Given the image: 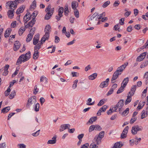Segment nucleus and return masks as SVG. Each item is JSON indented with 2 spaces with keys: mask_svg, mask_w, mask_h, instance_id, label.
I'll return each mask as SVG.
<instances>
[{
  "mask_svg": "<svg viewBox=\"0 0 148 148\" xmlns=\"http://www.w3.org/2000/svg\"><path fill=\"white\" fill-rule=\"evenodd\" d=\"M97 74L96 73H94L88 77L89 79L93 80L96 78L97 77Z\"/></svg>",
  "mask_w": 148,
  "mask_h": 148,
  "instance_id": "obj_27",
  "label": "nucleus"
},
{
  "mask_svg": "<svg viewBox=\"0 0 148 148\" xmlns=\"http://www.w3.org/2000/svg\"><path fill=\"white\" fill-rule=\"evenodd\" d=\"M64 11V8L62 7H60L58 10V14L60 15H62V13Z\"/></svg>",
  "mask_w": 148,
  "mask_h": 148,
  "instance_id": "obj_43",
  "label": "nucleus"
},
{
  "mask_svg": "<svg viewBox=\"0 0 148 148\" xmlns=\"http://www.w3.org/2000/svg\"><path fill=\"white\" fill-rule=\"evenodd\" d=\"M23 56H24L23 55H21L19 57L16 62V65H18L22 63L23 61Z\"/></svg>",
  "mask_w": 148,
  "mask_h": 148,
  "instance_id": "obj_22",
  "label": "nucleus"
},
{
  "mask_svg": "<svg viewBox=\"0 0 148 148\" xmlns=\"http://www.w3.org/2000/svg\"><path fill=\"white\" fill-rule=\"evenodd\" d=\"M73 11L74 15L77 18H79V15L78 10L77 9H74Z\"/></svg>",
  "mask_w": 148,
  "mask_h": 148,
  "instance_id": "obj_41",
  "label": "nucleus"
},
{
  "mask_svg": "<svg viewBox=\"0 0 148 148\" xmlns=\"http://www.w3.org/2000/svg\"><path fill=\"white\" fill-rule=\"evenodd\" d=\"M24 56L23 58V62H25L28 60L31 57V52L30 51H28L25 54H22Z\"/></svg>",
  "mask_w": 148,
  "mask_h": 148,
  "instance_id": "obj_8",
  "label": "nucleus"
},
{
  "mask_svg": "<svg viewBox=\"0 0 148 148\" xmlns=\"http://www.w3.org/2000/svg\"><path fill=\"white\" fill-rule=\"evenodd\" d=\"M105 99H103L101 100L97 104L98 106H101L103 105L104 103Z\"/></svg>",
  "mask_w": 148,
  "mask_h": 148,
  "instance_id": "obj_49",
  "label": "nucleus"
},
{
  "mask_svg": "<svg viewBox=\"0 0 148 148\" xmlns=\"http://www.w3.org/2000/svg\"><path fill=\"white\" fill-rule=\"evenodd\" d=\"M113 108H114L112 106V107H110L109 110L107 111V113L108 115L111 114H112L114 112H117L116 111V109H114V110Z\"/></svg>",
  "mask_w": 148,
  "mask_h": 148,
  "instance_id": "obj_24",
  "label": "nucleus"
},
{
  "mask_svg": "<svg viewBox=\"0 0 148 148\" xmlns=\"http://www.w3.org/2000/svg\"><path fill=\"white\" fill-rule=\"evenodd\" d=\"M36 7V0H34L32 2V5L31 6L30 9V10L34 9Z\"/></svg>",
  "mask_w": 148,
  "mask_h": 148,
  "instance_id": "obj_28",
  "label": "nucleus"
},
{
  "mask_svg": "<svg viewBox=\"0 0 148 148\" xmlns=\"http://www.w3.org/2000/svg\"><path fill=\"white\" fill-rule=\"evenodd\" d=\"M95 130L97 131H100L102 130V128L98 125H95Z\"/></svg>",
  "mask_w": 148,
  "mask_h": 148,
  "instance_id": "obj_47",
  "label": "nucleus"
},
{
  "mask_svg": "<svg viewBox=\"0 0 148 148\" xmlns=\"http://www.w3.org/2000/svg\"><path fill=\"white\" fill-rule=\"evenodd\" d=\"M6 145L5 143H3L0 144V148H5Z\"/></svg>",
  "mask_w": 148,
  "mask_h": 148,
  "instance_id": "obj_61",
  "label": "nucleus"
},
{
  "mask_svg": "<svg viewBox=\"0 0 148 148\" xmlns=\"http://www.w3.org/2000/svg\"><path fill=\"white\" fill-rule=\"evenodd\" d=\"M62 15H60L59 14H58V15L56 16V18L57 21H59L60 20L61 18L62 17Z\"/></svg>",
  "mask_w": 148,
  "mask_h": 148,
  "instance_id": "obj_64",
  "label": "nucleus"
},
{
  "mask_svg": "<svg viewBox=\"0 0 148 148\" xmlns=\"http://www.w3.org/2000/svg\"><path fill=\"white\" fill-rule=\"evenodd\" d=\"M69 12V10L68 8V5L66 4L64 7V13L66 16L67 15Z\"/></svg>",
  "mask_w": 148,
  "mask_h": 148,
  "instance_id": "obj_36",
  "label": "nucleus"
},
{
  "mask_svg": "<svg viewBox=\"0 0 148 148\" xmlns=\"http://www.w3.org/2000/svg\"><path fill=\"white\" fill-rule=\"evenodd\" d=\"M11 91L10 89L9 88H7V89L6 90L5 92V95L6 96H7L9 95V93Z\"/></svg>",
  "mask_w": 148,
  "mask_h": 148,
  "instance_id": "obj_54",
  "label": "nucleus"
},
{
  "mask_svg": "<svg viewBox=\"0 0 148 148\" xmlns=\"http://www.w3.org/2000/svg\"><path fill=\"white\" fill-rule=\"evenodd\" d=\"M109 81V79L107 78L105 81L101 82L100 85L99 87L102 88L107 87L108 85Z\"/></svg>",
  "mask_w": 148,
  "mask_h": 148,
  "instance_id": "obj_12",
  "label": "nucleus"
},
{
  "mask_svg": "<svg viewBox=\"0 0 148 148\" xmlns=\"http://www.w3.org/2000/svg\"><path fill=\"white\" fill-rule=\"evenodd\" d=\"M34 34L29 33L27 35L26 40L27 42H29L32 39Z\"/></svg>",
  "mask_w": 148,
  "mask_h": 148,
  "instance_id": "obj_26",
  "label": "nucleus"
},
{
  "mask_svg": "<svg viewBox=\"0 0 148 148\" xmlns=\"http://www.w3.org/2000/svg\"><path fill=\"white\" fill-rule=\"evenodd\" d=\"M48 40L46 39L44 37H42L40 40V42L39 43L37 44V45L39 46H40V47L41 45H42L46 40Z\"/></svg>",
  "mask_w": 148,
  "mask_h": 148,
  "instance_id": "obj_35",
  "label": "nucleus"
},
{
  "mask_svg": "<svg viewBox=\"0 0 148 148\" xmlns=\"http://www.w3.org/2000/svg\"><path fill=\"white\" fill-rule=\"evenodd\" d=\"M129 94H128V96H127V99L125 101V105H127V104L130 103L132 100V98L131 97V96L130 95V96H129Z\"/></svg>",
  "mask_w": 148,
  "mask_h": 148,
  "instance_id": "obj_31",
  "label": "nucleus"
},
{
  "mask_svg": "<svg viewBox=\"0 0 148 148\" xmlns=\"http://www.w3.org/2000/svg\"><path fill=\"white\" fill-rule=\"evenodd\" d=\"M55 42L56 43H58L60 41L59 38L57 36H55Z\"/></svg>",
  "mask_w": 148,
  "mask_h": 148,
  "instance_id": "obj_63",
  "label": "nucleus"
},
{
  "mask_svg": "<svg viewBox=\"0 0 148 148\" xmlns=\"http://www.w3.org/2000/svg\"><path fill=\"white\" fill-rule=\"evenodd\" d=\"M95 141L96 142L97 145H99L100 143L101 138H100L98 137H97L96 139V138H95Z\"/></svg>",
  "mask_w": 148,
  "mask_h": 148,
  "instance_id": "obj_52",
  "label": "nucleus"
},
{
  "mask_svg": "<svg viewBox=\"0 0 148 148\" xmlns=\"http://www.w3.org/2000/svg\"><path fill=\"white\" fill-rule=\"evenodd\" d=\"M78 3L76 1L72 2L71 3V7L73 10L77 9L76 8L78 7Z\"/></svg>",
  "mask_w": 148,
  "mask_h": 148,
  "instance_id": "obj_23",
  "label": "nucleus"
},
{
  "mask_svg": "<svg viewBox=\"0 0 148 148\" xmlns=\"http://www.w3.org/2000/svg\"><path fill=\"white\" fill-rule=\"evenodd\" d=\"M47 79L44 76H42L41 77L40 79V82H42L44 81V80H45V82H46V83H47Z\"/></svg>",
  "mask_w": 148,
  "mask_h": 148,
  "instance_id": "obj_51",
  "label": "nucleus"
},
{
  "mask_svg": "<svg viewBox=\"0 0 148 148\" xmlns=\"http://www.w3.org/2000/svg\"><path fill=\"white\" fill-rule=\"evenodd\" d=\"M148 115H147L146 114V113L145 112V110H143L141 113V119H143V118L146 117Z\"/></svg>",
  "mask_w": 148,
  "mask_h": 148,
  "instance_id": "obj_38",
  "label": "nucleus"
},
{
  "mask_svg": "<svg viewBox=\"0 0 148 148\" xmlns=\"http://www.w3.org/2000/svg\"><path fill=\"white\" fill-rule=\"evenodd\" d=\"M12 29L10 28L7 29L5 33L4 36L5 37L7 38L9 37L10 34Z\"/></svg>",
  "mask_w": 148,
  "mask_h": 148,
  "instance_id": "obj_25",
  "label": "nucleus"
},
{
  "mask_svg": "<svg viewBox=\"0 0 148 148\" xmlns=\"http://www.w3.org/2000/svg\"><path fill=\"white\" fill-rule=\"evenodd\" d=\"M124 100L123 99H121L119 101L118 103L116 106H113L114 109H116V111H117V109H118V110L119 111V112H121V111H122V107L123 106V102Z\"/></svg>",
  "mask_w": 148,
  "mask_h": 148,
  "instance_id": "obj_5",
  "label": "nucleus"
},
{
  "mask_svg": "<svg viewBox=\"0 0 148 148\" xmlns=\"http://www.w3.org/2000/svg\"><path fill=\"white\" fill-rule=\"evenodd\" d=\"M122 146V145L120 142H117L114 144L113 147L114 148H121Z\"/></svg>",
  "mask_w": 148,
  "mask_h": 148,
  "instance_id": "obj_30",
  "label": "nucleus"
},
{
  "mask_svg": "<svg viewBox=\"0 0 148 148\" xmlns=\"http://www.w3.org/2000/svg\"><path fill=\"white\" fill-rule=\"evenodd\" d=\"M129 129L128 126H126L123 130L122 133L121 134V138H123L126 137V134H127Z\"/></svg>",
  "mask_w": 148,
  "mask_h": 148,
  "instance_id": "obj_14",
  "label": "nucleus"
},
{
  "mask_svg": "<svg viewBox=\"0 0 148 148\" xmlns=\"http://www.w3.org/2000/svg\"><path fill=\"white\" fill-rule=\"evenodd\" d=\"M16 95V92L15 90L12 91L9 96V98L10 99H13Z\"/></svg>",
  "mask_w": 148,
  "mask_h": 148,
  "instance_id": "obj_37",
  "label": "nucleus"
},
{
  "mask_svg": "<svg viewBox=\"0 0 148 148\" xmlns=\"http://www.w3.org/2000/svg\"><path fill=\"white\" fill-rule=\"evenodd\" d=\"M105 16V12H103L101 14H100L98 16V19H101V18Z\"/></svg>",
  "mask_w": 148,
  "mask_h": 148,
  "instance_id": "obj_57",
  "label": "nucleus"
},
{
  "mask_svg": "<svg viewBox=\"0 0 148 148\" xmlns=\"http://www.w3.org/2000/svg\"><path fill=\"white\" fill-rule=\"evenodd\" d=\"M107 107V106L104 105L103 106L102 108H101L100 109L102 110V112H104L105 111Z\"/></svg>",
  "mask_w": 148,
  "mask_h": 148,
  "instance_id": "obj_60",
  "label": "nucleus"
},
{
  "mask_svg": "<svg viewBox=\"0 0 148 148\" xmlns=\"http://www.w3.org/2000/svg\"><path fill=\"white\" fill-rule=\"evenodd\" d=\"M35 22L36 20L33 18L28 24H26L24 23L25 26L27 28H29V27H32L35 24Z\"/></svg>",
  "mask_w": 148,
  "mask_h": 148,
  "instance_id": "obj_9",
  "label": "nucleus"
},
{
  "mask_svg": "<svg viewBox=\"0 0 148 148\" xmlns=\"http://www.w3.org/2000/svg\"><path fill=\"white\" fill-rule=\"evenodd\" d=\"M35 108H34V110L36 112H38L39 111V107H40V104L38 103H36L35 104Z\"/></svg>",
  "mask_w": 148,
  "mask_h": 148,
  "instance_id": "obj_40",
  "label": "nucleus"
},
{
  "mask_svg": "<svg viewBox=\"0 0 148 148\" xmlns=\"http://www.w3.org/2000/svg\"><path fill=\"white\" fill-rule=\"evenodd\" d=\"M128 64L127 62H125L120 67H118L117 70L114 73L112 77V79H116L119 77V75H120L125 69L126 67Z\"/></svg>",
  "mask_w": 148,
  "mask_h": 148,
  "instance_id": "obj_1",
  "label": "nucleus"
},
{
  "mask_svg": "<svg viewBox=\"0 0 148 148\" xmlns=\"http://www.w3.org/2000/svg\"><path fill=\"white\" fill-rule=\"evenodd\" d=\"M97 119V117L96 116H93L91 117L88 120L87 123L88 124L89 123L92 124Z\"/></svg>",
  "mask_w": 148,
  "mask_h": 148,
  "instance_id": "obj_19",
  "label": "nucleus"
},
{
  "mask_svg": "<svg viewBox=\"0 0 148 148\" xmlns=\"http://www.w3.org/2000/svg\"><path fill=\"white\" fill-rule=\"evenodd\" d=\"M136 117H133L132 116V118L131 119L130 123V124L133 123L135 121H136Z\"/></svg>",
  "mask_w": 148,
  "mask_h": 148,
  "instance_id": "obj_58",
  "label": "nucleus"
},
{
  "mask_svg": "<svg viewBox=\"0 0 148 148\" xmlns=\"http://www.w3.org/2000/svg\"><path fill=\"white\" fill-rule=\"evenodd\" d=\"M70 126V125L69 124H62L61 125L59 130L61 132H62L66 129H69Z\"/></svg>",
  "mask_w": 148,
  "mask_h": 148,
  "instance_id": "obj_11",
  "label": "nucleus"
},
{
  "mask_svg": "<svg viewBox=\"0 0 148 148\" xmlns=\"http://www.w3.org/2000/svg\"><path fill=\"white\" fill-rule=\"evenodd\" d=\"M120 3V2L118 0L115 1L113 4V5L115 7H117L119 5Z\"/></svg>",
  "mask_w": 148,
  "mask_h": 148,
  "instance_id": "obj_53",
  "label": "nucleus"
},
{
  "mask_svg": "<svg viewBox=\"0 0 148 148\" xmlns=\"http://www.w3.org/2000/svg\"><path fill=\"white\" fill-rule=\"evenodd\" d=\"M124 88V87L123 86H122V85H121V87L119 88L117 92V94H119L122 92L123 91Z\"/></svg>",
  "mask_w": 148,
  "mask_h": 148,
  "instance_id": "obj_42",
  "label": "nucleus"
},
{
  "mask_svg": "<svg viewBox=\"0 0 148 148\" xmlns=\"http://www.w3.org/2000/svg\"><path fill=\"white\" fill-rule=\"evenodd\" d=\"M25 27H22L20 28L18 31L19 34L20 35H22L24 31H25Z\"/></svg>",
  "mask_w": 148,
  "mask_h": 148,
  "instance_id": "obj_34",
  "label": "nucleus"
},
{
  "mask_svg": "<svg viewBox=\"0 0 148 148\" xmlns=\"http://www.w3.org/2000/svg\"><path fill=\"white\" fill-rule=\"evenodd\" d=\"M110 1H108L104 3L103 4L102 7L104 8H106L110 4Z\"/></svg>",
  "mask_w": 148,
  "mask_h": 148,
  "instance_id": "obj_39",
  "label": "nucleus"
},
{
  "mask_svg": "<svg viewBox=\"0 0 148 148\" xmlns=\"http://www.w3.org/2000/svg\"><path fill=\"white\" fill-rule=\"evenodd\" d=\"M17 1L15 0L14 1H10L7 2L6 5H9L10 9H15L17 7Z\"/></svg>",
  "mask_w": 148,
  "mask_h": 148,
  "instance_id": "obj_6",
  "label": "nucleus"
},
{
  "mask_svg": "<svg viewBox=\"0 0 148 148\" xmlns=\"http://www.w3.org/2000/svg\"><path fill=\"white\" fill-rule=\"evenodd\" d=\"M104 132L103 131H102L99 134L98 136V137L102 139L104 137Z\"/></svg>",
  "mask_w": 148,
  "mask_h": 148,
  "instance_id": "obj_48",
  "label": "nucleus"
},
{
  "mask_svg": "<svg viewBox=\"0 0 148 148\" xmlns=\"http://www.w3.org/2000/svg\"><path fill=\"white\" fill-rule=\"evenodd\" d=\"M38 14V12L37 11H34L31 15V16L32 17V19L34 18V19H35V18L36 16H37Z\"/></svg>",
  "mask_w": 148,
  "mask_h": 148,
  "instance_id": "obj_45",
  "label": "nucleus"
},
{
  "mask_svg": "<svg viewBox=\"0 0 148 148\" xmlns=\"http://www.w3.org/2000/svg\"><path fill=\"white\" fill-rule=\"evenodd\" d=\"M147 55V52H144L136 58V61L137 62H140L143 60L145 58Z\"/></svg>",
  "mask_w": 148,
  "mask_h": 148,
  "instance_id": "obj_13",
  "label": "nucleus"
},
{
  "mask_svg": "<svg viewBox=\"0 0 148 148\" xmlns=\"http://www.w3.org/2000/svg\"><path fill=\"white\" fill-rule=\"evenodd\" d=\"M34 93L35 95H36L38 91V89L37 88V86L36 85L34 87Z\"/></svg>",
  "mask_w": 148,
  "mask_h": 148,
  "instance_id": "obj_56",
  "label": "nucleus"
},
{
  "mask_svg": "<svg viewBox=\"0 0 148 148\" xmlns=\"http://www.w3.org/2000/svg\"><path fill=\"white\" fill-rule=\"evenodd\" d=\"M31 18L32 17L31 16L30 13L29 12L27 13L23 17V21L25 22V23L26 24Z\"/></svg>",
  "mask_w": 148,
  "mask_h": 148,
  "instance_id": "obj_10",
  "label": "nucleus"
},
{
  "mask_svg": "<svg viewBox=\"0 0 148 148\" xmlns=\"http://www.w3.org/2000/svg\"><path fill=\"white\" fill-rule=\"evenodd\" d=\"M78 80L77 79H76L73 82V84L72 86V88L73 89H75L77 86V84L78 82Z\"/></svg>",
  "mask_w": 148,
  "mask_h": 148,
  "instance_id": "obj_46",
  "label": "nucleus"
},
{
  "mask_svg": "<svg viewBox=\"0 0 148 148\" xmlns=\"http://www.w3.org/2000/svg\"><path fill=\"white\" fill-rule=\"evenodd\" d=\"M140 104H141V102H140V103H139L138 105V106L137 108V109H138V110H140L141 109L143 108V106H144V104H143V105L142 106Z\"/></svg>",
  "mask_w": 148,
  "mask_h": 148,
  "instance_id": "obj_62",
  "label": "nucleus"
},
{
  "mask_svg": "<svg viewBox=\"0 0 148 148\" xmlns=\"http://www.w3.org/2000/svg\"><path fill=\"white\" fill-rule=\"evenodd\" d=\"M40 130H39L38 131L32 134V135L34 136H38L39 134V132L40 131Z\"/></svg>",
  "mask_w": 148,
  "mask_h": 148,
  "instance_id": "obj_59",
  "label": "nucleus"
},
{
  "mask_svg": "<svg viewBox=\"0 0 148 148\" xmlns=\"http://www.w3.org/2000/svg\"><path fill=\"white\" fill-rule=\"evenodd\" d=\"M39 38V34H37L35 36L33 39V44L34 45H36L38 43Z\"/></svg>",
  "mask_w": 148,
  "mask_h": 148,
  "instance_id": "obj_17",
  "label": "nucleus"
},
{
  "mask_svg": "<svg viewBox=\"0 0 148 148\" xmlns=\"http://www.w3.org/2000/svg\"><path fill=\"white\" fill-rule=\"evenodd\" d=\"M89 148H98V147L96 144L92 143L90 145Z\"/></svg>",
  "mask_w": 148,
  "mask_h": 148,
  "instance_id": "obj_55",
  "label": "nucleus"
},
{
  "mask_svg": "<svg viewBox=\"0 0 148 148\" xmlns=\"http://www.w3.org/2000/svg\"><path fill=\"white\" fill-rule=\"evenodd\" d=\"M94 130H95V125H92L89 127L88 131L89 132H91Z\"/></svg>",
  "mask_w": 148,
  "mask_h": 148,
  "instance_id": "obj_50",
  "label": "nucleus"
},
{
  "mask_svg": "<svg viewBox=\"0 0 148 148\" xmlns=\"http://www.w3.org/2000/svg\"><path fill=\"white\" fill-rule=\"evenodd\" d=\"M129 112V108H127L122 113V115L123 116L126 115Z\"/></svg>",
  "mask_w": 148,
  "mask_h": 148,
  "instance_id": "obj_44",
  "label": "nucleus"
},
{
  "mask_svg": "<svg viewBox=\"0 0 148 148\" xmlns=\"http://www.w3.org/2000/svg\"><path fill=\"white\" fill-rule=\"evenodd\" d=\"M54 11V8H51V5H48L45 10V11L47 13L45 16V19L48 20L50 18L53 14Z\"/></svg>",
  "mask_w": 148,
  "mask_h": 148,
  "instance_id": "obj_2",
  "label": "nucleus"
},
{
  "mask_svg": "<svg viewBox=\"0 0 148 148\" xmlns=\"http://www.w3.org/2000/svg\"><path fill=\"white\" fill-rule=\"evenodd\" d=\"M13 49L14 51H17L21 46V44L18 41H16L14 43Z\"/></svg>",
  "mask_w": 148,
  "mask_h": 148,
  "instance_id": "obj_15",
  "label": "nucleus"
},
{
  "mask_svg": "<svg viewBox=\"0 0 148 148\" xmlns=\"http://www.w3.org/2000/svg\"><path fill=\"white\" fill-rule=\"evenodd\" d=\"M10 107H7L1 110V112L3 113H5L10 110Z\"/></svg>",
  "mask_w": 148,
  "mask_h": 148,
  "instance_id": "obj_33",
  "label": "nucleus"
},
{
  "mask_svg": "<svg viewBox=\"0 0 148 148\" xmlns=\"http://www.w3.org/2000/svg\"><path fill=\"white\" fill-rule=\"evenodd\" d=\"M25 8V6L22 5L17 9L16 13L18 14L22 13L23 11Z\"/></svg>",
  "mask_w": 148,
  "mask_h": 148,
  "instance_id": "obj_21",
  "label": "nucleus"
},
{
  "mask_svg": "<svg viewBox=\"0 0 148 148\" xmlns=\"http://www.w3.org/2000/svg\"><path fill=\"white\" fill-rule=\"evenodd\" d=\"M143 130V127L138 125L132 127V134L135 135L137 134L138 131H141Z\"/></svg>",
  "mask_w": 148,
  "mask_h": 148,
  "instance_id": "obj_7",
  "label": "nucleus"
},
{
  "mask_svg": "<svg viewBox=\"0 0 148 148\" xmlns=\"http://www.w3.org/2000/svg\"><path fill=\"white\" fill-rule=\"evenodd\" d=\"M92 99L91 98H88L86 101V104L88 106H91L94 105L95 103V101L92 103H91L92 101Z\"/></svg>",
  "mask_w": 148,
  "mask_h": 148,
  "instance_id": "obj_29",
  "label": "nucleus"
},
{
  "mask_svg": "<svg viewBox=\"0 0 148 148\" xmlns=\"http://www.w3.org/2000/svg\"><path fill=\"white\" fill-rule=\"evenodd\" d=\"M51 27L49 25L46 26L45 28V34L44 35L43 37H44L47 40H48L49 36V32H51Z\"/></svg>",
  "mask_w": 148,
  "mask_h": 148,
  "instance_id": "obj_3",
  "label": "nucleus"
},
{
  "mask_svg": "<svg viewBox=\"0 0 148 148\" xmlns=\"http://www.w3.org/2000/svg\"><path fill=\"white\" fill-rule=\"evenodd\" d=\"M14 9H11L8 10V17L10 18H13L14 16L13 12Z\"/></svg>",
  "mask_w": 148,
  "mask_h": 148,
  "instance_id": "obj_20",
  "label": "nucleus"
},
{
  "mask_svg": "<svg viewBox=\"0 0 148 148\" xmlns=\"http://www.w3.org/2000/svg\"><path fill=\"white\" fill-rule=\"evenodd\" d=\"M56 138L57 136L55 135L52 138V140H48L47 144H53L56 143Z\"/></svg>",
  "mask_w": 148,
  "mask_h": 148,
  "instance_id": "obj_16",
  "label": "nucleus"
},
{
  "mask_svg": "<svg viewBox=\"0 0 148 148\" xmlns=\"http://www.w3.org/2000/svg\"><path fill=\"white\" fill-rule=\"evenodd\" d=\"M137 86L136 85H134L132 86L131 89V91L132 92V93H131L130 92L128 94H130L131 96H132L134 95V92L136 90Z\"/></svg>",
  "mask_w": 148,
  "mask_h": 148,
  "instance_id": "obj_18",
  "label": "nucleus"
},
{
  "mask_svg": "<svg viewBox=\"0 0 148 148\" xmlns=\"http://www.w3.org/2000/svg\"><path fill=\"white\" fill-rule=\"evenodd\" d=\"M36 102V96L32 97L29 98L26 104L27 107H29V106L33 104H35Z\"/></svg>",
  "mask_w": 148,
  "mask_h": 148,
  "instance_id": "obj_4",
  "label": "nucleus"
},
{
  "mask_svg": "<svg viewBox=\"0 0 148 148\" xmlns=\"http://www.w3.org/2000/svg\"><path fill=\"white\" fill-rule=\"evenodd\" d=\"M34 53L33 55V58L34 59H36L38 58V50H34Z\"/></svg>",
  "mask_w": 148,
  "mask_h": 148,
  "instance_id": "obj_32",
  "label": "nucleus"
}]
</instances>
